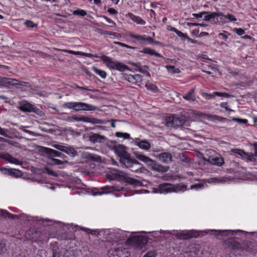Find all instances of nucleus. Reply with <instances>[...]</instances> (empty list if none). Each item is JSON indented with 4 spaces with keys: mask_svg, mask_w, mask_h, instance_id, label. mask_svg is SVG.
Segmentation results:
<instances>
[{
    "mask_svg": "<svg viewBox=\"0 0 257 257\" xmlns=\"http://www.w3.org/2000/svg\"><path fill=\"white\" fill-rule=\"evenodd\" d=\"M194 89H191L186 95L183 96V98L187 100H194L195 96H194Z\"/></svg>",
    "mask_w": 257,
    "mask_h": 257,
    "instance_id": "36",
    "label": "nucleus"
},
{
    "mask_svg": "<svg viewBox=\"0 0 257 257\" xmlns=\"http://www.w3.org/2000/svg\"><path fill=\"white\" fill-rule=\"evenodd\" d=\"M107 12L111 15L116 14L117 13V12L113 8H109L107 10Z\"/></svg>",
    "mask_w": 257,
    "mask_h": 257,
    "instance_id": "64",
    "label": "nucleus"
},
{
    "mask_svg": "<svg viewBox=\"0 0 257 257\" xmlns=\"http://www.w3.org/2000/svg\"><path fill=\"white\" fill-rule=\"evenodd\" d=\"M140 52L144 54H148L150 55H155L158 57H163L161 54L150 48H145L142 50L140 51Z\"/></svg>",
    "mask_w": 257,
    "mask_h": 257,
    "instance_id": "29",
    "label": "nucleus"
},
{
    "mask_svg": "<svg viewBox=\"0 0 257 257\" xmlns=\"http://www.w3.org/2000/svg\"><path fill=\"white\" fill-rule=\"evenodd\" d=\"M128 16L132 21L138 24L144 25L146 24V22L139 16H135L132 13H128Z\"/></svg>",
    "mask_w": 257,
    "mask_h": 257,
    "instance_id": "26",
    "label": "nucleus"
},
{
    "mask_svg": "<svg viewBox=\"0 0 257 257\" xmlns=\"http://www.w3.org/2000/svg\"><path fill=\"white\" fill-rule=\"evenodd\" d=\"M176 34L178 36L182 39H185L187 38V36L186 34L182 33L181 31L179 30L177 32Z\"/></svg>",
    "mask_w": 257,
    "mask_h": 257,
    "instance_id": "56",
    "label": "nucleus"
},
{
    "mask_svg": "<svg viewBox=\"0 0 257 257\" xmlns=\"http://www.w3.org/2000/svg\"><path fill=\"white\" fill-rule=\"evenodd\" d=\"M222 16H223V14L221 12H209L207 15L204 17V20L206 21H208L213 19L215 17H221Z\"/></svg>",
    "mask_w": 257,
    "mask_h": 257,
    "instance_id": "28",
    "label": "nucleus"
},
{
    "mask_svg": "<svg viewBox=\"0 0 257 257\" xmlns=\"http://www.w3.org/2000/svg\"><path fill=\"white\" fill-rule=\"evenodd\" d=\"M234 152L235 153L239 154L241 156H245L246 155L245 153H244L243 151H242L241 150H238V149L234 150Z\"/></svg>",
    "mask_w": 257,
    "mask_h": 257,
    "instance_id": "63",
    "label": "nucleus"
},
{
    "mask_svg": "<svg viewBox=\"0 0 257 257\" xmlns=\"http://www.w3.org/2000/svg\"><path fill=\"white\" fill-rule=\"evenodd\" d=\"M0 217H4L5 218L8 217L11 219H20L22 217H25V214L22 213L19 215H14L11 214L8 211L4 209H0Z\"/></svg>",
    "mask_w": 257,
    "mask_h": 257,
    "instance_id": "19",
    "label": "nucleus"
},
{
    "mask_svg": "<svg viewBox=\"0 0 257 257\" xmlns=\"http://www.w3.org/2000/svg\"><path fill=\"white\" fill-rule=\"evenodd\" d=\"M167 70L173 73H178L180 72V70L178 68H176L174 66L167 65L166 66Z\"/></svg>",
    "mask_w": 257,
    "mask_h": 257,
    "instance_id": "40",
    "label": "nucleus"
},
{
    "mask_svg": "<svg viewBox=\"0 0 257 257\" xmlns=\"http://www.w3.org/2000/svg\"><path fill=\"white\" fill-rule=\"evenodd\" d=\"M1 158L7 161V162L11 164L19 165L22 164V162L14 158L10 154L8 153H2Z\"/></svg>",
    "mask_w": 257,
    "mask_h": 257,
    "instance_id": "18",
    "label": "nucleus"
},
{
    "mask_svg": "<svg viewBox=\"0 0 257 257\" xmlns=\"http://www.w3.org/2000/svg\"><path fill=\"white\" fill-rule=\"evenodd\" d=\"M89 140L94 144L96 143H103L106 140V138L97 134H93L89 137Z\"/></svg>",
    "mask_w": 257,
    "mask_h": 257,
    "instance_id": "21",
    "label": "nucleus"
},
{
    "mask_svg": "<svg viewBox=\"0 0 257 257\" xmlns=\"http://www.w3.org/2000/svg\"><path fill=\"white\" fill-rule=\"evenodd\" d=\"M24 24L27 27L30 28L36 27L37 26V24L34 23L33 21L30 20H27Z\"/></svg>",
    "mask_w": 257,
    "mask_h": 257,
    "instance_id": "42",
    "label": "nucleus"
},
{
    "mask_svg": "<svg viewBox=\"0 0 257 257\" xmlns=\"http://www.w3.org/2000/svg\"><path fill=\"white\" fill-rule=\"evenodd\" d=\"M8 130L4 128H2L0 126V135L3 136L5 137L10 138L9 136L7 134L6 132H8Z\"/></svg>",
    "mask_w": 257,
    "mask_h": 257,
    "instance_id": "45",
    "label": "nucleus"
},
{
    "mask_svg": "<svg viewBox=\"0 0 257 257\" xmlns=\"http://www.w3.org/2000/svg\"><path fill=\"white\" fill-rule=\"evenodd\" d=\"M220 106L222 108H224L226 110L232 111L233 110L230 109L228 107V104L227 102H222L220 104Z\"/></svg>",
    "mask_w": 257,
    "mask_h": 257,
    "instance_id": "55",
    "label": "nucleus"
},
{
    "mask_svg": "<svg viewBox=\"0 0 257 257\" xmlns=\"http://www.w3.org/2000/svg\"><path fill=\"white\" fill-rule=\"evenodd\" d=\"M110 257H129L130 252L124 248L111 249L108 251Z\"/></svg>",
    "mask_w": 257,
    "mask_h": 257,
    "instance_id": "11",
    "label": "nucleus"
},
{
    "mask_svg": "<svg viewBox=\"0 0 257 257\" xmlns=\"http://www.w3.org/2000/svg\"><path fill=\"white\" fill-rule=\"evenodd\" d=\"M114 43L115 44L119 45V46H122V47H126L127 48H130V49H136V47L130 46L129 45H127L125 44H124V43H121V42H115Z\"/></svg>",
    "mask_w": 257,
    "mask_h": 257,
    "instance_id": "47",
    "label": "nucleus"
},
{
    "mask_svg": "<svg viewBox=\"0 0 257 257\" xmlns=\"http://www.w3.org/2000/svg\"><path fill=\"white\" fill-rule=\"evenodd\" d=\"M203 159L205 162L218 166H221L224 163V161L222 158L217 157L208 156L207 158L204 157Z\"/></svg>",
    "mask_w": 257,
    "mask_h": 257,
    "instance_id": "17",
    "label": "nucleus"
},
{
    "mask_svg": "<svg viewBox=\"0 0 257 257\" xmlns=\"http://www.w3.org/2000/svg\"><path fill=\"white\" fill-rule=\"evenodd\" d=\"M125 147L119 145L116 147V152H119L120 162L125 167L130 168L131 171L137 173L147 174L149 171L143 165L134 159H132L129 154L125 153Z\"/></svg>",
    "mask_w": 257,
    "mask_h": 257,
    "instance_id": "1",
    "label": "nucleus"
},
{
    "mask_svg": "<svg viewBox=\"0 0 257 257\" xmlns=\"http://www.w3.org/2000/svg\"><path fill=\"white\" fill-rule=\"evenodd\" d=\"M209 13V12L203 11L198 14H193V16L196 18H201L203 17V15L204 14H207Z\"/></svg>",
    "mask_w": 257,
    "mask_h": 257,
    "instance_id": "48",
    "label": "nucleus"
},
{
    "mask_svg": "<svg viewBox=\"0 0 257 257\" xmlns=\"http://www.w3.org/2000/svg\"><path fill=\"white\" fill-rule=\"evenodd\" d=\"M16 82H17V80L16 79L0 76V85L5 84L15 85L17 84Z\"/></svg>",
    "mask_w": 257,
    "mask_h": 257,
    "instance_id": "24",
    "label": "nucleus"
},
{
    "mask_svg": "<svg viewBox=\"0 0 257 257\" xmlns=\"http://www.w3.org/2000/svg\"><path fill=\"white\" fill-rule=\"evenodd\" d=\"M210 180L211 182L213 183H223L227 181L228 179L225 177H217L211 178Z\"/></svg>",
    "mask_w": 257,
    "mask_h": 257,
    "instance_id": "33",
    "label": "nucleus"
},
{
    "mask_svg": "<svg viewBox=\"0 0 257 257\" xmlns=\"http://www.w3.org/2000/svg\"><path fill=\"white\" fill-rule=\"evenodd\" d=\"M65 52H68L69 54H74V55H81V52L79 51H74L72 50H65Z\"/></svg>",
    "mask_w": 257,
    "mask_h": 257,
    "instance_id": "60",
    "label": "nucleus"
},
{
    "mask_svg": "<svg viewBox=\"0 0 257 257\" xmlns=\"http://www.w3.org/2000/svg\"><path fill=\"white\" fill-rule=\"evenodd\" d=\"M45 152L49 159H52V158L55 157H59L64 160L67 158V156L62 153L50 148H46Z\"/></svg>",
    "mask_w": 257,
    "mask_h": 257,
    "instance_id": "15",
    "label": "nucleus"
},
{
    "mask_svg": "<svg viewBox=\"0 0 257 257\" xmlns=\"http://www.w3.org/2000/svg\"><path fill=\"white\" fill-rule=\"evenodd\" d=\"M148 166L152 170L158 172H166L168 171L170 168L169 166H163L152 159H151Z\"/></svg>",
    "mask_w": 257,
    "mask_h": 257,
    "instance_id": "12",
    "label": "nucleus"
},
{
    "mask_svg": "<svg viewBox=\"0 0 257 257\" xmlns=\"http://www.w3.org/2000/svg\"><path fill=\"white\" fill-rule=\"evenodd\" d=\"M166 121L167 126L175 128L183 125L185 122V117L182 115L174 114L167 117Z\"/></svg>",
    "mask_w": 257,
    "mask_h": 257,
    "instance_id": "7",
    "label": "nucleus"
},
{
    "mask_svg": "<svg viewBox=\"0 0 257 257\" xmlns=\"http://www.w3.org/2000/svg\"><path fill=\"white\" fill-rule=\"evenodd\" d=\"M46 170L47 173L48 174H49V175H52V176H57V173L53 171V170H52L51 169L46 168Z\"/></svg>",
    "mask_w": 257,
    "mask_h": 257,
    "instance_id": "58",
    "label": "nucleus"
},
{
    "mask_svg": "<svg viewBox=\"0 0 257 257\" xmlns=\"http://www.w3.org/2000/svg\"><path fill=\"white\" fill-rule=\"evenodd\" d=\"M232 120L234 121L238 122L239 123L246 124L247 123V120L246 119H242L236 117H233Z\"/></svg>",
    "mask_w": 257,
    "mask_h": 257,
    "instance_id": "43",
    "label": "nucleus"
},
{
    "mask_svg": "<svg viewBox=\"0 0 257 257\" xmlns=\"http://www.w3.org/2000/svg\"><path fill=\"white\" fill-rule=\"evenodd\" d=\"M61 253L60 252L57 251L55 250H53V254L52 257H61Z\"/></svg>",
    "mask_w": 257,
    "mask_h": 257,
    "instance_id": "61",
    "label": "nucleus"
},
{
    "mask_svg": "<svg viewBox=\"0 0 257 257\" xmlns=\"http://www.w3.org/2000/svg\"><path fill=\"white\" fill-rule=\"evenodd\" d=\"M136 143L137 146H139L140 148L144 150H148L151 148L150 143L147 140L139 141Z\"/></svg>",
    "mask_w": 257,
    "mask_h": 257,
    "instance_id": "27",
    "label": "nucleus"
},
{
    "mask_svg": "<svg viewBox=\"0 0 257 257\" xmlns=\"http://www.w3.org/2000/svg\"><path fill=\"white\" fill-rule=\"evenodd\" d=\"M115 136L118 138H123L125 139L130 138V135L127 133H123L121 132H117L115 133Z\"/></svg>",
    "mask_w": 257,
    "mask_h": 257,
    "instance_id": "41",
    "label": "nucleus"
},
{
    "mask_svg": "<svg viewBox=\"0 0 257 257\" xmlns=\"http://www.w3.org/2000/svg\"><path fill=\"white\" fill-rule=\"evenodd\" d=\"M158 191L160 193H167L172 192H177L184 191L187 189V186L184 184H178L172 185L169 183H163L158 186Z\"/></svg>",
    "mask_w": 257,
    "mask_h": 257,
    "instance_id": "2",
    "label": "nucleus"
},
{
    "mask_svg": "<svg viewBox=\"0 0 257 257\" xmlns=\"http://www.w3.org/2000/svg\"><path fill=\"white\" fill-rule=\"evenodd\" d=\"M227 243L230 244L233 249L241 248L248 251H250L251 249L250 245L251 244V242L247 241H244L242 244H240L234 240L228 239Z\"/></svg>",
    "mask_w": 257,
    "mask_h": 257,
    "instance_id": "10",
    "label": "nucleus"
},
{
    "mask_svg": "<svg viewBox=\"0 0 257 257\" xmlns=\"http://www.w3.org/2000/svg\"><path fill=\"white\" fill-rule=\"evenodd\" d=\"M159 159L166 163H171L172 160V157L171 154L169 153H162L159 154Z\"/></svg>",
    "mask_w": 257,
    "mask_h": 257,
    "instance_id": "23",
    "label": "nucleus"
},
{
    "mask_svg": "<svg viewBox=\"0 0 257 257\" xmlns=\"http://www.w3.org/2000/svg\"><path fill=\"white\" fill-rule=\"evenodd\" d=\"M203 184H202V183H197V184H194V185H192L191 186H190V189H201L203 187Z\"/></svg>",
    "mask_w": 257,
    "mask_h": 257,
    "instance_id": "44",
    "label": "nucleus"
},
{
    "mask_svg": "<svg viewBox=\"0 0 257 257\" xmlns=\"http://www.w3.org/2000/svg\"><path fill=\"white\" fill-rule=\"evenodd\" d=\"M99 57L106 64V66L112 69L117 70L119 71H124L126 70H129L128 66L122 63L113 61L111 58L105 55H102Z\"/></svg>",
    "mask_w": 257,
    "mask_h": 257,
    "instance_id": "5",
    "label": "nucleus"
},
{
    "mask_svg": "<svg viewBox=\"0 0 257 257\" xmlns=\"http://www.w3.org/2000/svg\"><path fill=\"white\" fill-rule=\"evenodd\" d=\"M123 77L125 80H127L130 83L135 84L141 82L143 79V76L139 74L134 75L124 74Z\"/></svg>",
    "mask_w": 257,
    "mask_h": 257,
    "instance_id": "16",
    "label": "nucleus"
},
{
    "mask_svg": "<svg viewBox=\"0 0 257 257\" xmlns=\"http://www.w3.org/2000/svg\"><path fill=\"white\" fill-rule=\"evenodd\" d=\"M92 69L98 75H99L102 78H105L106 77V73L104 71L100 70L96 68L95 66H93Z\"/></svg>",
    "mask_w": 257,
    "mask_h": 257,
    "instance_id": "35",
    "label": "nucleus"
},
{
    "mask_svg": "<svg viewBox=\"0 0 257 257\" xmlns=\"http://www.w3.org/2000/svg\"><path fill=\"white\" fill-rule=\"evenodd\" d=\"M81 230H84L85 231L90 232L92 234H95L97 231L96 230H91L89 228H85V227H81Z\"/></svg>",
    "mask_w": 257,
    "mask_h": 257,
    "instance_id": "57",
    "label": "nucleus"
},
{
    "mask_svg": "<svg viewBox=\"0 0 257 257\" xmlns=\"http://www.w3.org/2000/svg\"><path fill=\"white\" fill-rule=\"evenodd\" d=\"M156 253L155 251H151L146 254L143 257H156Z\"/></svg>",
    "mask_w": 257,
    "mask_h": 257,
    "instance_id": "51",
    "label": "nucleus"
},
{
    "mask_svg": "<svg viewBox=\"0 0 257 257\" xmlns=\"http://www.w3.org/2000/svg\"><path fill=\"white\" fill-rule=\"evenodd\" d=\"M50 159L51 160V161L52 162L51 163L52 164H54V165H64V164H68V162L65 160H63V161H61V160H58L57 159H55L54 158H52V159Z\"/></svg>",
    "mask_w": 257,
    "mask_h": 257,
    "instance_id": "37",
    "label": "nucleus"
},
{
    "mask_svg": "<svg viewBox=\"0 0 257 257\" xmlns=\"http://www.w3.org/2000/svg\"><path fill=\"white\" fill-rule=\"evenodd\" d=\"M7 250V248L5 244L2 241H0V254L5 252Z\"/></svg>",
    "mask_w": 257,
    "mask_h": 257,
    "instance_id": "49",
    "label": "nucleus"
},
{
    "mask_svg": "<svg viewBox=\"0 0 257 257\" xmlns=\"http://www.w3.org/2000/svg\"><path fill=\"white\" fill-rule=\"evenodd\" d=\"M148 238L143 235L134 236L128 238L126 243L136 248H141L148 242Z\"/></svg>",
    "mask_w": 257,
    "mask_h": 257,
    "instance_id": "6",
    "label": "nucleus"
},
{
    "mask_svg": "<svg viewBox=\"0 0 257 257\" xmlns=\"http://www.w3.org/2000/svg\"><path fill=\"white\" fill-rule=\"evenodd\" d=\"M63 106L75 111H92L96 109L95 106L81 102H67L63 104Z\"/></svg>",
    "mask_w": 257,
    "mask_h": 257,
    "instance_id": "3",
    "label": "nucleus"
},
{
    "mask_svg": "<svg viewBox=\"0 0 257 257\" xmlns=\"http://www.w3.org/2000/svg\"><path fill=\"white\" fill-rule=\"evenodd\" d=\"M113 179H119L135 186H141L142 182L139 180L127 176L124 172L118 170H114L112 172Z\"/></svg>",
    "mask_w": 257,
    "mask_h": 257,
    "instance_id": "4",
    "label": "nucleus"
},
{
    "mask_svg": "<svg viewBox=\"0 0 257 257\" xmlns=\"http://www.w3.org/2000/svg\"><path fill=\"white\" fill-rule=\"evenodd\" d=\"M175 236L179 239H188L198 236L199 233L197 231L193 230L177 231L175 234Z\"/></svg>",
    "mask_w": 257,
    "mask_h": 257,
    "instance_id": "9",
    "label": "nucleus"
},
{
    "mask_svg": "<svg viewBox=\"0 0 257 257\" xmlns=\"http://www.w3.org/2000/svg\"><path fill=\"white\" fill-rule=\"evenodd\" d=\"M222 92H214L212 94H208L207 93H203L202 95L208 99L213 97L214 95L218 96H222Z\"/></svg>",
    "mask_w": 257,
    "mask_h": 257,
    "instance_id": "38",
    "label": "nucleus"
},
{
    "mask_svg": "<svg viewBox=\"0 0 257 257\" xmlns=\"http://www.w3.org/2000/svg\"><path fill=\"white\" fill-rule=\"evenodd\" d=\"M73 14L75 16L84 17L87 15V13L85 10L81 9H77L73 12Z\"/></svg>",
    "mask_w": 257,
    "mask_h": 257,
    "instance_id": "39",
    "label": "nucleus"
},
{
    "mask_svg": "<svg viewBox=\"0 0 257 257\" xmlns=\"http://www.w3.org/2000/svg\"><path fill=\"white\" fill-rule=\"evenodd\" d=\"M222 16L224 17L225 18L228 19L230 21H236V19L232 15H231V14H227L226 16L223 15Z\"/></svg>",
    "mask_w": 257,
    "mask_h": 257,
    "instance_id": "52",
    "label": "nucleus"
},
{
    "mask_svg": "<svg viewBox=\"0 0 257 257\" xmlns=\"http://www.w3.org/2000/svg\"><path fill=\"white\" fill-rule=\"evenodd\" d=\"M226 32L224 31L223 33H220L218 34V36L219 37H221L222 39L224 40L225 41H226L228 38V36L226 34Z\"/></svg>",
    "mask_w": 257,
    "mask_h": 257,
    "instance_id": "54",
    "label": "nucleus"
},
{
    "mask_svg": "<svg viewBox=\"0 0 257 257\" xmlns=\"http://www.w3.org/2000/svg\"><path fill=\"white\" fill-rule=\"evenodd\" d=\"M145 86L147 90H150L152 92L156 93L158 92V88L157 86L149 81L146 83Z\"/></svg>",
    "mask_w": 257,
    "mask_h": 257,
    "instance_id": "32",
    "label": "nucleus"
},
{
    "mask_svg": "<svg viewBox=\"0 0 257 257\" xmlns=\"http://www.w3.org/2000/svg\"><path fill=\"white\" fill-rule=\"evenodd\" d=\"M0 142H6V143H8L10 145H13V143L12 141H11L10 140L6 139L1 137H0Z\"/></svg>",
    "mask_w": 257,
    "mask_h": 257,
    "instance_id": "62",
    "label": "nucleus"
},
{
    "mask_svg": "<svg viewBox=\"0 0 257 257\" xmlns=\"http://www.w3.org/2000/svg\"><path fill=\"white\" fill-rule=\"evenodd\" d=\"M135 156L137 159H139L141 161L144 162L147 165H148L149 163L150 162V160L151 159L146 156L140 154L139 153H135Z\"/></svg>",
    "mask_w": 257,
    "mask_h": 257,
    "instance_id": "30",
    "label": "nucleus"
},
{
    "mask_svg": "<svg viewBox=\"0 0 257 257\" xmlns=\"http://www.w3.org/2000/svg\"><path fill=\"white\" fill-rule=\"evenodd\" d=\"M101 18H102L104 19H105L108 23L111 24V27L115 26L116 24L114 22V21H112V20H111L110 19H109V18L105 16H102Z\"/></svg>",
    "mask_w": 257,
    "mask_h": 257,
    "instance_id": "46",
    "label": "nucleus"
},
{
    "mask_svg": "<svg viewBox=\"0 0 257 257\" xmlns=\"http://www.w3.org/2000/svg\"><path fill=\"white\" fill-rule=\"evenodd\" d=\"M53 147L55 149L63 152L66 146H62V145H58V144H55L53 146Z\"/></svg>",
    "mask_w": 257,
    "mask_h": 257,
    "instance_id": "53",
    "label": "nucleus"
},
{
    "mask_svg": "<svg viewBox=\"0 0 257 257\" xmlns=\"http://www.w3.org/2000/svg\"><path fill=\"white\" fill-rule=\"evenodd\" d=\"M0 171L5 175H8L15 178H18L22 176L21 171L16 169H7L3 167L0 168Z\"/></svg>",
    "mask_w": 257,
    "mask_h": 257,
    "instance_id": "13",
    "label": "nucleus"
},
{
    "mask_svg": "<svg viewBox=\"0 0 257 257\" xmlns=\"http://www.w3.org/2000/svg\"><path fill=\"white\" fill-rule=\"evenodd\" d=\"M135 71H139L140 72H142L143 73H147V74L148 75V76H150V74L149 73V72L147 71V70H144L142 67L141 68H140V69H135Z\"/></svg>",
    "mask_w": 257,
    "mask_h": 257,
    "instance_id": "59",
    "label": "nucleus"
},
{
    "mask_svg": "<svg viewBox=\"0 0 257 257\" xmlns=\"http://www.w3.org/2000/svg\"><path fill=\"white\" fill-rule=\"evenodd\" d=\"M233 31L239 36H241L245 33L244 30L241 28H235L233 29Z\"/></svg>",
    "mask_w": 257,
    "mask_h": 257,
    "instance_id": "50",
    "label": "nucleus"
},
{
    "mask_svg": "<svg viewBox=\"0 0 257 257\" xmlns=\"http://www.w3.org/2000/svg\"><path fill=\"white\" fill-rule=\"evenodd\" d=\"M63 152L73 157L77 155V151H75L73 148L71 147H65Z\"/></svg>",
    "mask_w": 257,
    "mask_h": 257,
    "instance_id": "31",
    "label": "nucleus"
},
{
    "mask_svg": "<svg viewBox=\"0 0 257 257\" xmlns=\"http://www.w3.org/2000/svg\"><path fill=\"white\" fill-rule=\"evenodd\" d=\"M130 36L132 38L136 39L141 44H152V42H154V39L147 36V35H135V34H130Z\"/></svg>",
    "mask_w": 257,
    "mask_h": 257,
    "instance_id": "14",
    "label": "nucleus"
},
{
    "mask_svg": "<svg viewBox=\"0 0 257 257\" xmlns=\"http://www.w3.org/2000/svg\"><path fill=\"white\" fill-rule=\"evenodd\" d=\"M19 109L24 112H34L41 116L43 113L42 111L39 108L26 100H22L19 102Z\"/></svg>",
    "mask_w": 257,
    "mask_h": 257,
    "instance_id": "8",
    "label": "nucleus"
},
{
    "mask_svg": "<svg viewBox=\"0 0 257 257\" xmlns=\"http://www.w3.org/2000/svg\"><path fill=\"white\" fill-rule=\"evenodd\" d=\"M83 157L84 158L87 159L89 161H92L96 162H101V157L99 156L94 154L86 152L83 154Z\"/></svg>",
    "mask_w": 257,
    "mask_h": 257,
    "instance_id": "22",
    "label": "nucleus"
},
{
    "mask_svg": "<svg viewBox=\"0 0 257 257\" xmlns=\"http://www.w3.org/2000/svg\"><path fill=\"white\" fill-rule=\"evenodd\" d=\"M242 231L240 230H208V232H210L216 235L225 236L228 235L229 234H232L234 232Z\"/></svg>",
    "mask_w": 257,
    "mask_h": 257,
    "instance_id": "20",
    "label": "nucleus"
},
{
    "mask_svg": "<svg viewBox=\"0 0 257 257\" xmlns=\"http://www.w3.org/2000/svg\"><path fill=\"white\" fill-rule=\"evenodd\" d=\"M102 190V192H99V194L101 195L103 193H110L115 190V187L114 186H106L101 188Z\"/></svg>",
    "mask_w": 257,
    "mask_h": 257,
    "instance_id": "34",
    "label": "nucleus"
},
{
    "mask_svg": "<svg viewBox=\"0 0 257 257\" xmlns=\"http://www.w3.org/2000/svg\"><path fill=\"white\" fill-rule=\"evenodd\" d=\"M81 121L85 122H90L92 124L102 123V121L101 119H97L93 117H89L87 116H82Z\"/></svg>",
    "mask_w": 257,
    "mask_h": 257,
    "instance_id": "25",
    "label": "nucleus"
}]
</instances>
